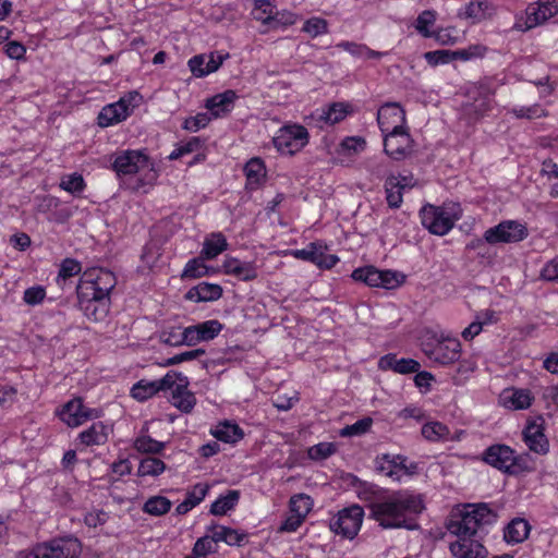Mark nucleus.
Masks as SVG:
<instances>
[{
  "mask_svg": "<svg viewBox=\"0 0 558 558\" xmlns=\"http://www.w3.org/2000/svg\"><path fill=\"white\" fill-rule=\"evenodd\" d=\"M496 514L486 504L469 505L465 511L460 512L447 523L449 533L456 535L458 541L450 544V551L458 558H485L486 548L473 537L481 525L490 524Z\"/></svg>",
  "mask_w": 558,
  "mask_h": 558,
  "instance_id": "1",
  "label": "nucleus"
},
{
  "mask_svg": "<svg viewBox=\"0 0 558 558\" xmlns=\"http://www.w3.org/2000/svg\"><path fill=\"white\" fill-rule=\"evenodd\" d=\"M422 499L407 490H398L371 502L369 518L383 529L415 530L418 527L415 517L422 512Z\"/></svg>",
  "mask_w": 558,
  "mask_h": 558,
  "instance_id": "2",
  "label": "nucleus"
},
{
  "mask_svg": "<svg viewBox=\"0 0 558 558\" xmlns=\"http://www.w3.org/2000/svg\"><path fill=\"white\" fill-rule=\"evenodd\" d=\"M112 169L119 178L140 174L134 186L136 190L153 185L158 177L154 162L142 150L128 149L120 151L112 161Z\"/></svg>",
  "mask_w": 558,
  "mask_h": 558,
  "instance_id": "3",
  "label": "nucleus"
},
{
  "mask_svg": "<svg viewBox=\"0 0 558 558\" xmlns=\"http://www.w3.org/2000/svg\"><path fill=\"white\" fill-rule=\"evenodd\" d=\"M80 554V542L76 538L64 537L36 544L20 551L16 558H77Z\"/></svg>",
  "mask_w": 558,
  "mask_h": 558,
  "instance_id": "4",
  "label": "nucleus"
},
{
  "mask_svg": "<svg viewBox=\"0 0 558 558\" xmlns=\"http://www.w3.org/2000/svg\"><path fill=\"white\" fill-rule=\"evenodd\" d=\"M421 345L424 354L439 365L452 364L461 355L459 340L452 338L438 339L436 333L432 331H426Z\"/></svg>",
  "mask_w": 558,
  "mask_h": 558,
  "instance_id": "5",
  "label": "nucleus"
},
{
  "mask_svg": "<svg viewBox=\"0 0 558 558\" xmlns=\"http://www.w3.org/2000/svg\"><path fill=\"white\" fill-rule=\"evenodd\" d=\"M527 236L526 228L514 220H506L497 226L487 229L484 232L483 239H474L470 242V250L485 248V243L498 244V243H514L522 241Z\"/></svg>",
  "mask_w": 558,
  "mask_h": 558,
  "instance_id": "6",
  "label": "nucleus"
},
{
  "mask_svg": "<svg viewBox=\"0 0 558 558\" xmlns=\"http://www.w3.org/2000/svg\"><path fill=\"white\" fill-rule=\"evenodd\" d=\"M364 509L359 505H352L338 512V514L330 520L329 527L337 535L343 538L353 539L363 522Z\"/></svg>",
  "mask_w": 558,
  "mask_h": 558,
  "instance_id": "7",
  "label": "nucleus"
},
{
  "mask_svg": "<svg viewBox=\"0 0 558 558\" xmlns=\"http://www.w3.org/2000/svg\"><path fill=\"white\" fill-rule=\"evenodd\" d=\"M308 132L300 124H288L279 129L272 142L282 154L293 155L308 143Z\"/></svg>",
  "mask_w": 558,
  "mask_h": 558,
  "instance_id": "8",
  "label": "nucleus"
},
{
  "mask_svg": "<svg viewBox=\"0 0 558 558\" xmlns=\"http://www.w3.org/2000/svg\"><path fill=\"white\" fill-rule=\"evenodd\" d=\"M422 225L433 234L445 235L454 226L458 218H453L442 207L427 204L420 210Z\"/></svg>",
  "mask_w": 558,
  "mask_h": 558,
  "instance_id": "9",
  "label": "nucleus"
},
{
  "mask_svg": "<svg viewBox=\"0 0 558 558\" xmlns=\"http://www.w3.org/2000/svg\"><path fill=\"white\" fill-rule=\"evenodd\" d=\"M383 136L384 151L393 160H403L412 154L414 141L407 126L384 133Z\"/></svg>",
  "mask_w": 558,
  "mask_h": 558,
  "instance_id": "10",
  "label": "nucleus"
},
{
  "mask_svg": "<svg viewBox=\"0 0 558 558\" xmlns=\"http://www.w3.org/2000/svg\"><path fill=\"white\" fill-rule=\"evenodd\" d=\"M522 439L526 447L534 453L544 456L549 451V441L545 435V420L536 416L526 422L522 430Z\"/></svg>",
  "mask_w": 558,
  "mask_h": 558,
  "instance_id": "11",
  "label": "nucleus"
},
{
  "mask_svg": "<svg viewBox=\"0 0 558 558\" xmlns=\"http://www.w3.org/2000/svg\"><path fill=\"white\" fill-rule=\"evenodd\" d=\"M558 13V0L537 1L527 5L524 26L517 24L522 31L534 28Z\"/></svg>",
  "mask_w": 558,
  "mask_h": 558,
  "instance_id": "12",
  "label": "nucleus"
},
{
  "mask_svg": "<svg viewBox=\"0 0 558 558\" xmlns=\"http://www.w3.org/2000/svg\"><path fill=\"white\" fill-rule=\"evenodd\" d=\"M138 97V93H130L129 97H122L119 101L105 106L98 114V125L107 128L125 120L132 112L130 104Z\"/></svg>",
  "mask_w": 558,
  "mask_h": 558,
  "instance_id": "13",
  "label": "nucleus"
},
{
  "mask_svg": "<svg viewBox=\"0 0 558 558\" xmlns=\"http://www.w3.org/2000/svg\"><path fill=\"white\" fill-rule=\"evenodd\" d=\"M100 412L95 409L85 408L82 399L75 398L65 403L60 412V418L70 427L82 425L89 418H97Z\"/></svg>",
  "mask_w": 558,
  "mask_h": 558,
  "instance_id": "14",
  "label": "nucleus"
},
{
  "mask_svg": "<svg viewBox=\"0 0 558 558\" xmlns=\"http://www.w3.org/2000/svg\"><path fill=\"white\" fill-rule=\"evenodd\" d=\"M405 111L399 102H386L377 112V123L381 133L405 126Z\"/></svg>",
  "mask_w": 558,
  "mask_h": 558,
  "instance_id": "15",
  "label": "nucleus"
},
{
  "mask_svg": "<svg viewBox=\"0 0 558 558\" xmlns=\"http://www.w3.org/2000/svg\"><path fill=\"white\" fill-rule=\"evenodd\" d=\"M221 329L222 325L216 319L206 320L197 325L189 326L185 328L187 345H195L201 341L211 340L218 336Z\"/></svg>",
  "mask_w": 558,
  "mask_h": 558,
  "instance_id": "16",
  "label": "nucleus"
},
{
  "mask_svg": "<svg viewBox=\"0 0 558 558\" xmlns=\"http://www.w3.org/2000/svg\"><path fill=\"white\" fill-rule=\"evenodd\" d=\"M514 450L506 445H492L483 452V461L493 468L507 473Z\"/></svg>",
  "mask_w": 558,
  "mask_h": 558,
  "instance_id": "17",
  "label": "nucleus"
},
{
  "mask_svg": "<svg viewBox=\"0 0 558 558\" xmlns=\"http://www.w3.org/2000/svg\"><path fill=\"white\" fill-rule=\"evenodd\" d=\"M222 268L225 274L234 276L243 281L257 278V268L253 262H242L235 257H226Z\"/></svg>",
  "mask_w": 558,
  "mask_h": 558,
  "instance_id": "18",
  "label": "nucleus"
},
{
  "mask_svg": "<svg viewBox=\"0 0 558 558\" xmlns=\"http://www.w3.org/2000/svg\"><path fill=\"white\" fill-rule=\"evenodd\" d=\"M238 98L236 93L232 89H227L223 93L217 94L206 100L205 107L211 112L215 118L222 117L229 113Z\"/></svg>",
  "mask_w": 558,
  "mask_h": 558,
  "instance_id": "19",
  "label": "nucleus"
},
{
  "mask_svg": "<svg viewBox=\"0 0 558 558\" xmlns=\"http://www.w3.org/2000/svg\"><path fill=\"white\" fill-rule=\"evenodd\" d=\"M189 384L187 377L181 378V383H178L177 387L171 392L172 405L184 413H190L196 404L194 393L187 389Z\"/></svg>",
  "mask_w": 558,
  "mask_h": 558,
  "instance_id": "20",
  "label": "nucleus"
},
{
  "mask_svg": "<svg viewBox=\"0 0 558 558\" xmlns=\"http://www.w3.org/2000/svg\"><path fill=\"white\" fill-rule=\"evenodd\" d=\"M378 367L383 371L391 369L399 374H411L420 369L421 365L413 359H397L396 354H386L379 359Z\"/></svg>",
  "mask_w": 558,
  "mask_h": 558,
  "instance_id": "21",
  "label": "nucleus"
},
{
  "mask_svg": "<svg viewBox=\"0 0 558 558\" xmlns=\"http://www.w3.org/2000/svg\"><path fill=\"white\" fill-rule=\"evenodd\" d=\"M493 13L494 8L488 0H473L459 12L458 16L469 20L474 24L486 20L492 16Z\"/></svg>",
  "mask_w": 558,
  "mask_h": 558,
  "instance_id": "22",
  "label": "nucleus"
},
{
  "mask_svg": "<svg viewBox=\"0 0 558 558\" xmlns=\"http://www.w3.org/2000/svg\"><path fill=\"white\" fill-rule=\"evenodd\" d=\"M222 288L216 283L201 282L191 288L185 298L194 302H211L220 299Z\"/></svg>",
  "mask_w": 558,
  "mask_h": 558,
  "instance_id": "23",
  "label": "nucleus"
},
{
  "mask_svg": "<svg viewBox=\"0 0 558 558\" xmlns=\"http://www.w3.org/2000/svg\"><path fill=\"white\" fill-rule=\"evenodd\" d=\"M109 427L102 422H94L87 429L78 435V439L85 446H100L108 440Z\"/></svg>",
  "mask_w": 558,
  "mask_h": 558,
  "instance_id": "24",
  "label": "nucleus"
},
{
  "mask_svg": "<svg viewBox=\"0 0 558 558\" xmlns=\"http://www.w3.org/2000/svg\"><path fill=\"white\" fill-rule=\"evenodd\" d=\"M533 397L529 390L511 389L501 395L502 404L511 410H524L531 407Z\"/></svg>",
  "mask_w": 558,
  "mask_h": 558,
  "instance_id": "25",
  "label": "nucleus"
},
{
  "mask_svg": "<svg viewBox=\"0 0 558 558\" xmlns=\"http://www.w3.org/2000/svg\"><path fill=\"white\" fill-rule=\"evenodd\" d=\"M78 306L89 320L101 322L109 313V299L98 296V299L82 302Z\"/></svg>",
  "mask_w": 558,
  "mask_h": 558,
  "instance_id": "26",
  "label": "nucleus"
},
{
  "mask_svg": "<svg viewBox=\"0 0 558 558\" xmlns=\"http://www.w3.org/2000/svg\"><path fill=\"white\" fill-rule=\"evenodd\" d=\"M530 530L531 526L526 520L515 518L506 526L504 538L507 543L519 544L527 538Z\"/></svg>",
  "mask_w": 558,
  "mask_h": 558,
  "instance_id": "27",
  "label": "nucleus"
},
{
  "mask_svg": "<svg viewBox=\"0 0 558 558\" xmlns=\"http://www.w3.org/2000/svg\"><path fill=\"white\" fill-rule=\"evenodd\" d=\"M88 274H93V281L98 290V296L109 299V293L116 286L114 275L102 268H93L87 270Z\"/></svg>",
  "mask_w": 558,
  "mask_h": 558,
  "instance_id": "28",
  "label": "nucleus"
},
{
  "mask_svg": "<svg viewBox=\"0 0 558 558\" xmlns=\"http://www.w3.org/2000/svg\"><path fill=\"white\" fill-rule=\"evenodd\" d=\"M409 183H401L398 177L390 175L386 179L385 190L386 199L391 208H399L402 204V190L408 186Z\"/></svg>",
  "mask_w": 558,
  "mask_h": 558,
  "instance_id": "29",
  "label": "nucleus"
},
{
  "mask_svg": "<svg viewBox=\"0 0 558 558\" xmlns=\"http://www.w3.org/2000/svg\"><path fill=\"white\" fill-rule=\"evenodd\" d=\"M211 434L218 440L231 444L241 440L244 436L243 430L238 424H233L228 421L219 423Z\"/></svg>",
  "mask_w": 558,
  "mask_h": 558,
  "instance_id": "30",
  "label": "nucleus"
},
{
  "mask_svg": "<svg viewBox=\"0 0 558 558\" xmlns=\"http://www.w3.org/2000/svg\"><path fill=\"white\" fill-rule=\"evenodd\" d=\"M228 243L225 235L220 232L213 233L209 238L205 240L201 255L206 259H213L220 253L226 251Z\"/></svg>",
  "mask_w": 558,
  "mask_h": 558,
  "instance_id": "31",
  "label": "nucleus"
},
{
  "mask_svg": "<svg viewBox=\"0 0 558 558\" xmlns=\"http://www.w3.org/2000/svg\"><path fill=\"white\" fill-rule=\"evenodd\" d=\"M77 300L78 304L82 302L92 301L98 299V290H96V284L93 281V274H88L85 271L80 282L76 287Z\"/></svg>",
  "mask_w": 558,
  "mask_h": 558,
  "instance_id": "32",
  "label": "nucleus"
},
{
  "mask_svg": "<svg viewBox=\"0 0 558 558\" xmlns=\"http://www.w3.org/2000/svg\"><path fill=\"white\" fill-rule=\"evenodd\" d=\"M240 499L239 490H228L225 496H220L211 504L210 513L214 515H222L233 509Z\"/></svg>",
  "mask_w": 558,
  "mask_h": 558,
  "instance_id": "33",
  "label": "nucleus"
},
{
  "mask_svg": "<svg viewBox=\"0 0 558 558\" xmlns=\"http://www.w3.org/2000/svg\"><path fill=\"white\" fill-rule=\"evenodd\" d=\"M172 502L163 496H151L143 505L142 510L150 515L160 517L168 513Z\"/></svg>",
  "mask_w": 558,
  "mask_h": 558,
  "instance_id": "34",
  "label": "nucleus"
},
{
  "mask_svg": "<svg viewBox=\"0 0 558 558\" xmlns=\"http://www.w3.org/2000/svg\"><path fill=\"white\" fill-rule=\"evenodd\" d=\"M166 470L162 460L155 457H147L141 460L137 475L138 476H158Z\"/></svg>",
  "mask_w": 558,
  "mask_h": 558,
  "instance_id": "35",
  "label": "nucleus"
},
{
  "mask_svg": "<svg viewBox=\"0 0 558 558\" xmlns=\"http://www.w3.org/2000/svg\"><path fill=\"white\" fill-rule=\"evenodd\" d=\"M352 278L355 281H362L369 287L378 288V281L381 278V270L377 269L374 266L357 268L353 270Z\"/></svg>",
  "mask_w": 558,
  "mask_h": 558,
  "instance_id": "36",
  "label": "nucleus"
},
{
  "mask_svg": "<svg viewBox=\"0 0 558 558\" xmlns=\"http://www.w3.org/2000/svg\"><path fill=\"white\" fill-rule=\"evenodd\" d=\"M82 270L81 263L74 258H65L60 265V269L57 277V283L61 288L64 287L66 280L78 275Z\"/></svg>",
  "mask_w": 558,
  "mask_h": 558,
  "instance_id": "37",
  "label": "nucleus"
},
{
  "mask_svg": "<svg viewBox=\"0 0 558 558\" xmlns=\"http://www.w3.org/2000/svg\"><path fill=\"white\" fill-rule=\"evenodd\" d=\"M159 339L162 343L179 347L182 344L187 345V337L185 336V328L169 327L160 332Z\"/></svg>",
  "mask_w": 558,
  "mask_h": 558,
  "instance_id": "38",
  "label": "nucleus"
},
{
  "mask_svg": "<svg viewBox=\"0 0 558 558\" xmlns=\"http://www.w3.org/2000/svg\"><path fill=\"white\" fill-rule=\"evenodd\" d=\"M159 392L156 380L142 379L137 381L131 389V396L140 401H144Z\"/></svg>",
  "mask_w": 558,
  "mask_h": 558,
  "instance_id": "39",
  "label": "nucleus"
},
{
  "mask_svg": "<svg viewBox=\"0 0 558 558\" xmlns=\"http://www.w3.org/2000/svg\"><path fill=\"white\" fill-rule=\"evenodd\" d=\"M134 448L141 453L156 454L163 450L165 442L158 441L148 435H142L135 439Z\"/></svg>",
  "mask_w": 558,
  "mask_h": 558,
  "instance_id": "40",
  "label": "nucleus"
},
{
  "mask_svg": "<svg viewBox=\"0 0 558 558\" xmlns=\"http://www.w3.org/2000/svg\"><path fill=\"white\" fill-rule=\"evenodd\" d=\"M289 506L291 513L300 514L303 519H306L312 510L313 500L305 494H298L291 497Z\"/></svg>",
  "mask_w": 558,
  "mask_h": 558,
  "instance_id": "41",
  "label": "nucleus"
},
{
  "mask_svg": "<svg viewBox=\"0 0 558 558\" xmlns=\"http://www.w3.org/2000/svg\"><path fill=\"white\" fill-rule=\"evenodd\" d=\"M422 435L429 441L446 439L449 435V428L439 422H429L423 425Z\"/></svg>",
  "mask_w": 558,
  "mask_h": 558,
  "instance_id": "42",
  "label": "nucleus"
},
{
  "mask_svg": "<svg viewBox=\"0 0 558 558\" xmlns=\"http://www.w3.org/2000/svg\"><path fill=\"white\" fill-rule=\"evenodd\" d=\"M275 7L270 0H255L252 15L255 20L260 21L265 24L269 23L274 19Z\"/></svg>",
  "mask_w": 558,
  "mask_h": 558,
  "instance_id": "43",
  "label": "nucleus"
},
{
  "mask_svg": "<svg viewBox=\"0 0 558 558\" xmlns=\"http://www.w3.org/2000/svg\"><path fill=\"white\" fill-rule=\"evenodd\" d=\"M208 274V267L202 257H196L187 262L182 274V278L196 279Z\"/></svg>",
  "mask_w": 558,
  "mask_h": 558,
  "instance_id": "44",
  "label": "nucleus"
},
{
  "mask_svg": "<svg viewBox=\"0 0 558 558\" xmlns=\"http://www.w3.org/2000/svg\"><path fill=\"white\" fill-rule=\"evenodd\" d=\"M372 424L373 420L371 417H364L351 425H347L340 430L339 434L342 437L361 436L369 430Z\"/></svg>",
  "mask_w": 558,
  "mask_h": 558,
  "instance_id": "45",
  "label": "nucleus"
},
{
  "mask_svg": "<svg viewBox=\"0 0 558 558\" xmlns=\"http://www.w3.org/2000/svg\"><path fill=\"white\" fill-rule=\"evenodd\" d=\"M244 171L250 183H258L265 177V166L259 158H252Z\"/></svg>",
  "mask_w": 558,
  "mask_h": 558,
  "instance_id": "46",
  "label": "nucleus"
},
{
  "mask_svg": "<svg viewBox=\"0 0 558 558\" xmlns=\"http://www.w3.org/2000/svg\"><path fill=\"white\" fill-rule=\"evenodd\" d=\"M302 31L314 38L328 33V22L322 17H311L304 22Z\"/></svg>",
  "mask_w": 558,
  "mask_h": 558,
  "instance_id": "47",
  "label": "nucleus"
},
{
  "mask_svg": "<svg viewBox=\"0 0 558 558\" xmlns=\"http://www.w3.org/2000/svg\"><path fill=\"white\" fill-rule=\"evenodd\" d=\"M396 465L395 456L390 457L389 454H384L383 457L376 459V469L380 473H384L386 476L392 480L399 481L400 476L398 475Z\"/></svg>",
  "mask_w": 558,
  "mask_h": 558,
  "instance_id": "48",
  "label": "nucleus"
},
{
  "mask_svg": "<svg viewBox=\"0 0 558 558\" xmlns=\"http://www.w3.org/2000/svg\"><path fill=\"white\" fill-rule=\"evenodd\" d=\"M487 48L483 45H472L464 49H459L452 51V61L453 60H462L469 61L473 58L483 57L486 52Z\"/></svg>",
  "mask_w": 558,
  "mask_h": 558,
  "instance_id": "49",
  "label": "nucleus"
},
{
  "mask_svg": "<svg viewBox=\"0 0 558 558\" xmlns=\"http://www.w3.org/2000/svg\"><path fill=\"white\" fill-rule=\"evenodd\" d=\"M60 187L69 193L77 194L85 189V182L81 174L73 173L61 180Z\"/></svg>",
  "mask_w": 558,
  "mask_h": 558,
  "instance_id": "50",
  "label": "nucleus"
},
{
  "mask_svg": "<svg viewBox=\"0 0 558 558\" xmlns=\"http://www.w3.org/2000/svg\"><path fill=\"white\" fill-rule=\"evenodd\" d=\"M404 275L392 271V270H381V278L379 279V287L387 290L398 288L404 281Z\"/></svg>",
  "mask_w": 558,
  "mask_h": 558,
  "instance_id": "51",
  "label": "nucleus"
},
{
  "mask_svg": "<svg viewBox=\"0 0 558 558\" xmlns=\"http://www.w3.org/2000/svg\"><path fill=\"white\" fill-rule=\"evenodd\" d=\"M216 551V544L213 543L209 535L199 537L192 549V555L197 558H205L208 554Z\"/></svg>",
  "mask_w": 558,
  "mask_h": 558,
  "instance_id": "52",
  "label": "nucleus"
},
{
  "mask_svg": "<svg viewBox=\"0 0 558 558\" xmlns=\"http://www.w3.org/2000/svg\"><path fill=\"white\" fill-rule=\"evenodd\" d=\"M345 113L347 112L342 104H332L328 110L322 111L319 119L324 120L328 124H335L344 119Z\"/></svg>",
  "mask_w": 558,
  "mask_h": 558,
  "instance_id": "53",
  "label": "nucleus"
},
{
  "mask_svg": "<svg viewBox=\"0 0 558 558\" xmlns=\"http://www.w3.org/2000/svg\"><path fill=\"white\" fill-rule=\"evenodd\" d=\"M210 120V117L206 112H201L194 117L186 118L183 123V129L190 132H197L205 128Z\"/></svg>",
  "mask_w": 558,
  "mask_h": 558,
  "instance_id": "54",
  "label": "nucleus"
},
{
  "mask_svg": "<svg viewBox=\"0 0 558 558\" xmlns=\"http://www.w3.org/2000/svg\"><path fill=\"white\" fill-rule=\"evenodd\" d=\"M532 468L529 465V454L515 456L513 453V461H510L507 474L518 475L524 472H531Z\"/></svg>",
  "mask_w": 558,
  "mask_h": 558,
  "instance_id": "55",
  "label": "nucleus"
},
{
  "mask_svg": "<svg viewBox=\"0 0 558 558\" xmlns=\"http://www.w3.org/2000/svg\"><path fill=\"white\" fill-rule=\"evenodd\" d=\"M452 50H435L424 53L425 60L430 65L446 64L452 61Z\"/></svg>",
  "mask_w": 558,
  "mask_h": 558,
  "instance_id": "56",
  "label": "nucleus"
},
{
  "mask_svg": "<svg viewBox=\"0 0 558 558\" xmlns=\"http://www.w3.org/2000/svg\"><path fill=\"white\" fill-rule=\"evenodd\" d=\"M335 446L330 442H320L308 449V457L312 460H323L335 452Z\"/></svg>",
  "mask_w": 558,
  "mask_h": 558,
  "instance_id": "57",
  "label": "nucleus"
},
{
  "mask_svg": "<svg viewBox=\"0 0 558 558\" xmlns=\"http://www.w3.org/2000/svg\"><path fill=\"white\" fill-rule=\"evenodd\" d=\"M319 252L320 246H317L316 243H311L305 248L293 251L292 255L299 259L307 260L316 265L319 257Z\"/></svg>",
  "mask_w": 558,
  "mask_h": 558,
  "instance_id": "58",
  "label": "nucleus"
},
{
  "mask_svg": "<svg viewBox=\"0 0 558 558\" xmlns=\"http://www.w3.org/2000/svg\"><path fill=\"white\" fill-rule=\"evenodd\" d=\"M512 113L519 118L535 119L546 116L545 110L539 105H533L530 107L513 108Z\"/></svg>",
  "mask_w": 558,
  "mask_h": 558,
  "instance_id": "59",
  "label": "nucleus"
},
{
  "mask_svg": "<svg viewBox=\"0 0 558 558\" xmlns=\"http://www.w3.org/2000/svg\"><path fill=\"white\" fill-rule=\"evenodd\" d=\"M185 376L181 373H177L173 371L168 372L161 379L156 380L159 391L173 389L177 387L178 383H181V378Z\"/></svg>",
  "mask_w": 558,
  "mask_h": 558,
  "instance_id": "60",
  "label": "nucleus"
},
{
  "mask_svg": "<svg viewBox=\"0 0 558 558\" xmlns=\"http://www.w3.org/2000/svg\"><path fill=\"white\" fill-rule=\"evenodd\" d=\"M435 14L433 11H423L417 20H416V29L418 33H421L424 37H429L430 32L428 31V26L433 25L435 22Z\"/></svg>",
  "mask_w": 558,
  "mask_h": 558,
  "instance_id": "61",
  "label": "nucleus"
},
{
  "mask_svg": "<svg viewBox=\"0 0 558 558\" xmlns=\"http://www.w3.org/2000/svg\"><path fill=\"white\" fill-rule=\"evenodd\" d=\"M208 489V485L198 483L192 490L187 492L185 500L194 508L205 498Z\"/></svg>",
  "mask_w": 558,
  "mask_h": 558,
  "instance_id": "62",
  "label": "nucleus"
},
{
  "mask_svg": "<svg viewBox=\"0 0 558 558\" xmlns=\"http://www.w3.org/2000/svg\"><path fill=\"white\" fill-rule=\"evenodd\" d=\"M206 54H197L189 60V68L192 74L196 77H204L208 75L206 71Z\"/></svg>",
  "mask_w": 558,
  "mask_h": 558,
  "instance_id": "63",
  "label": "nucleus"
},
{
  "mask_svg": "<svg viewBox=\"0 0 558 558\" xmlns=\"http://www.w3.org/2000/svg\"><path fill=\"white\" fill-rule=\"evenodd\" d=\"M46 291L43 287H32L25 290L23 300L28 305H37L44 301Z\"/></svg>",
  "mask_w": 558,
  "mask_h": 558,
  "instance_id": "64",
  "label": "nucleus"
}]
</instances>
